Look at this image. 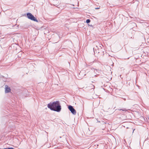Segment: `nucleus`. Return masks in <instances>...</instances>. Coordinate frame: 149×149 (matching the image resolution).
Here are the masks:
<instances>
[{"label": "nucleus", "instance_id": "4", "mask_svg": "<svg viewBox=\"0 0 149 149\" xmlns=\"http://www.w3.org/2000/svg\"><path fill=\"white\" fill-rule=\"evenodd\" d=\"M6 88H5V92L6 93H8L10 92V89L9 87H8L7 86H6Z\"/></svg>", "mask_w": 149, "mask_h": 149}, {"label": "nucleus", "instance_id": "6", "mask_svg": "<svg viewBox=\"0 0 149 149\" xmlns=\"http://www.w3.org/2000/svg\"><path fill=\"white\" fill-rule=\"evenodd\" d=\"M90 22H91V20L89 19H87L86 21V22L87 23H90Z\"/></svg>", "mask_w": 149, "mask_h": 149}, {"label": "nucleus", "instance_id": "5", "mask_svg": "<svg viewBox=\"0 0 149 149\" xmlns=\"http://www.w3.org/2000/svg\"><path fill=\"white\" fill-rule=\"evenodd\" d=\"M119 110H122L123 111H127V110L125 108L119 109Z\"/></svg>", "mask_w": 149, "mask_h": 149}, {"label": "nucleus", "instance_id": "12", "mask_svg": "<svg viewBox=\"0 0 149 149\" xmlns=\"http://www.w3.org/2000/svg\"><path fill=\"white\" fill-rule=\"evenodd\" d=\"M93 86L94 87H94H95L94 86V85H93Z\"/></svg>", "mask_w": 149, "mask_h": 149}, {"label": "nucleus", "instance_id": "10", "mask_svg": "<svg viewBox=\"0 0 149 149\" xmlns=\"http://www.w3.org/2000/svg\"><path fill=\"white\" fill-rule=\"evenodd\" d=\"M91 65V64H90L89 63V64L88 65Z\"/></svg>", "mask_w": 149, "mask_h": 149}, {"label": "nucleus", "instance_id": "3", "mask_svg": "<svg viewBox=\"0 0 149 149\" xmlns=\"http://www.w3.org/2000/svg\"><path fill=\"white\" fill-rule=\"evenodd\" d=\"M68 108L71 112L74 115L76 114V110L73 108V107L69 105L68 106Z\"/></svg>", "mask_w": 149, "mask_h": 149}, {"label": "nucleus", "instance_id": "2", "mask_svg": "<svg viewBox=\"0 0 149 149\" xmlns=\"http://www.w3.org/2000/svg\"><path fill=\"white\" fill-rule=\"evenodd\" d=\"M26 16L27 18L31 20L36 22H38L37 19L31 13H27L26 14Z\"/></svg>", "mask_w": 149, "mask_h": 149}, {"label": "nucleus", "instance_id": "7", "mask_svg": "<svg viewBox=\"0 0 149 149\" xmlns=\"http://www.w3.org/2000/svg\"><path fill=\"white\" fill-rule=\"evenodd\" d=\"M132 24L133 25H136V24L135 23H132Z\"/></svg>", "mask_w": 149, "mask_h": 149}, {"label": "nucleus", "instance_id": "9", "mask_svg": "<svg viewBox=\"0 0 149 149\" xmlns=\"http://www.w3.org/2000/svg\"><path fill=\"white\" fill-rule=\"evenodd\" d=\"M123 100H126V99L125 98H123Z\"/></svg>", "mask_w": 149, "mask_h": 149}, {"label": "nucleus", "instance_id": "8", "mask_svg": "<svg viewBox=\"0 0 149 149\" xmlns=\"http://www.w3.org/2000/svg\"><path fill=\"white\" fill-rule=\"evenodd\" d=\"M99 8H95V9H99Z\"/></svg>", "mask_w": 149, "mask_h": 149}, {"label": "nucleus", "instance_id": "1", "mask_svg": "<svg viewBox=\"0 0 149 149\" xmlns=\"http://www.w3.org/2000/svg\"><path fill=\"white\" fill-rule=\"evenodd\" d=\"M47 107L51 110L57 112L60 111L61 109V106L58 101L53 102H50L47 104Z\"/></svg>", "mask_w": 149, "mask_h": 149}, {"label": "nucleus", "instance_id": "11", "mask_svg": "<svg viewBox=\"0 0 149 149\" xmlns=\"http://www.w3.org/2000/svg\"><path fill=\"white\" fill-rule=\"evenodd\" d=\"M95 82L94 81H92V82Z\"/></svg>", "mask_w": 149, "mask_h": 149}]
</instances>
